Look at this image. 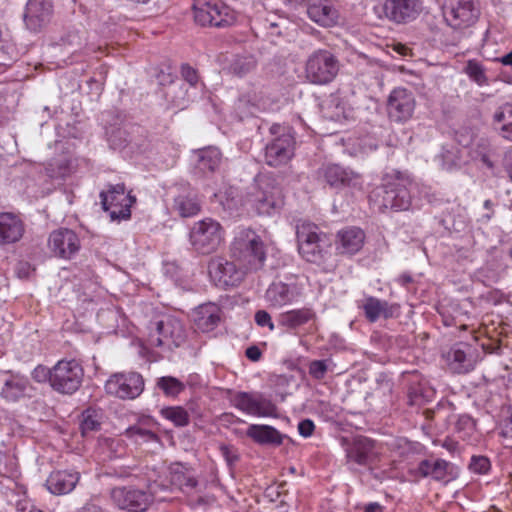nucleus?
<instances>
[{
	"instance_id": "obj_44",
	"label": "nucleus",
	"mask_w": 512,
	"mask_h": 512,
	"mask_svg": "<svg viewBox=\"0 0 512 512\" xmlns=\"http://www.w3.org/2000/svg\"><path fill=\"white\" fill-rule=\"evenodd\" d=\"M156 385L168 397H176L185 389V384L172 376L158 378Z\"/></svg>"
},
{
	"instance_id": "obj_58",
	"label": "nucleus",
	"mask_w": 512,
	"mask_h": 512,
	"mask_svg": "<svg viewBox=\"0 0 512 512\" xmlns=\"http://www.w3.org/2000/svg\"><path fill=\"white\" fill-rule=\"evenodd\" d=\"M504 169L509 179L512 181V149L508 150L504 155Z\"/></svg>"
},
{
	"instance_id": "obj_59",
	"label": "nucleus",
	"mask_w": 512,
	"mask_h": 512,
	"mask_svg": "<svg viewBox=\"0 0 512 512\" xmlns=\"http://www.w3.org/2000/svg\"><path fill=\"white\" fill-rule=\"evenodd\" d=\"M246 357L250 359L251 361H258L261 358V351L257 346H250L246 349Z\"/></svg>"
},
{
	"instance_id": "obj_56",
	"label": "nucleus",
	"mask_w": 512,
	"mask_h": 512,
	"mask_svg": "<svg viewBox=\"0 0 512 512\" xmlns=\"http://www.w3.org/2000/svg\"><path fill=\"white\" fill-rule=\"evenodd\" d=\"M315 425L312 420L304 419L298 424L299 434L305 438L310 437L313 434Z\"/></svg>"
},
{
	"instance_id": "obj_13",
	"label": "nucleus",
	"mask_w": 512,
	"mask_h": 512,
	"mask_svg": "<svg viewBox=\"0 0 512 512\" xmlns=\"http://www.w3.org/2000/svg\"><path fill=\"white\" fill-rule=\"evenodd\" d=\"M415 108V95L407 88L396 87L388 95L386 111L389 120L392 122L397 124L408 122L413 117Z\"/></svg>"
},
{
	"instance_id": "obj_39",
	"label": "nucleus",
	"mask_w": 512,
	"mask_h": 512,
	"mask_svg": "<svg viewBox=\"0 0 512 512\" xmlns=\"http://www.w3.org/2000/svg\"><path fill=\"white\" fill-rule=\"evenodd\" d=\"M239 105L247 108L249 113L265 110L268 106V100L262 90H249L239 97Z\"/></svg>"
},
{
	"instance_id": "obj_30",
	"label": "nucleus",
	"mask_w": 512,
	"mask_h": 512,
	"mask_svg": "<svg viewBox=\"0 0 512 512\" xmlns=\"http://www.w3.org/2000/svg\"><path fill=\"white\" fill-rule=\"evenodd\" d=\"M246 435L254 442L261 445H281L284 435L270 425L251 424L247 428Z\"/></svg>"
},
{
	"instance_id": "obj_60",
	"label": "nucleus",
	"mask_w": 512,
	"mask_h": 512,
	"mask_svg": "<svg viewBox=\"0 0 512 512\" xmlns=\"http://www.w3.org/2000/svg\"><path fill=\"white\" fill-rule=\"evenodd\" d=\"M408 396L411 405H421L423 403V396L417 389H411Z\"/></svg>"
},
{
	"instance_id": "obj_50",
	"label": "nucleus",
	"mask_w": 512,
	"mask_h": 512,
	"mask_svg": "<svg viewBox=\"0 0 512 512\" xmlns=\"http://www.w3.org/2000/svg\"><path fill=\"white\" fill-rule=\"evenodd\" d=\"M125 434L127 437L135 440L142 439L146 442L157 440V435L155 433L140 425H134L127 428Z\"/></svg>"
},
{
	"instance_id": "obj_42",
	"label": "nucleus",
	"mask_w": 512,
	"mask_h": 512,
	"mask_svg": "<svg viewBox=\"0 0 512 512\" xmlns=\"http://www.w3.org/2000/svg\"><path fill=\"white\" fill-rule=\"evenodd\" d=\"M167 100L178 109H183L189 101L187 89L184 84L172 82L165 92Z\"/></svg>"
},
{
	"instance_id": "obj_49",
	"label": "nucleus",
	"mask_w": 512,
	"mask_h": 512,
	"mask_svg": "<svg viewBox=\"0 0 512 512\" xmlns=\"http://www.w3.org/2000/svg\"><path fill=\"white\" fill-rule=\"evenodd\" d=\"M466 73L478 85L483 86L487 84L484 68L478 62L470 60L466 67Z\"/></svg>"
},
{
	"instance_id": "obj_24",
	"label": "nucleus",
	"mask_w": 512,
	"mask_h": 512,
	"mask_svg": "<svg viewBox=\"0 0 512 512\" xmlns=\"http://www.w3.org/2000/svg\"><path fill=\"white\" fill-rule=\"evenodd\" d=\"M299 296V291L295 284H286L281 281L270 284L265 293V299L270 307L281 308L291 304Z\"/></svg>"
},
{
	"instance_id": "obj_38",
	"label": "nucleus",
	"mask_w": 512,
	"mask_h": 512,
	"mask_svg": "<svg viewBox=\"0 0 512 512\" xmlns=\"http://www.w3.org/2000/svg\"><path fill=\"white\" fill-rule=\"evenodd\" d=\"M174 209L182 217H192L200 211V204L195 195L183 192L175 197Z\"/></svg>"
},
{
	"instance_id": "obj_26",
	"label": "nucleus",
	"mask_w": 512,
	"mask_h": 512,
	"mask_svg": "<svg viewBox=\"0 0 512 512\" xmlns=\"http://www.w3.org/2000/svg\"><path fill=\"white\" fill-rule=\"evenodd\" d=\"M450 464L443 459L422 460L416 468H411L409 474L414 478L431 477L436 481H446Z\"/></svg>"
},
{
	"instance_id": "obj_51",
	"label": "nucleus",
	"mask_w": 512,
	"mask_h": 512,
	"mask_svg": "<svg viewBox=\"0 0 512 512\" xmlns=\"http://www.w3.org/2000/svg\"><path fill=\"white\" fill-rule=\"evenodd\" d=\"M309 374L316 380H321L325 377L328 366L325 360H313L309 364Z\"/></svg>"
},
{
	"instance_id": "obj_64",
	"label": "nucleus",
	"mask_w": 512,
	"mask_h": 512,
	"mask_svg": "<svg viewBox=\"0 0 512 512\" xmlns=\"http://www.w3.org/2000/svg\"><path fill=\"white\" fill-rule=\"evenodd\" d=\"M500 62L505 66H510L512 68V51L500 58Z\"/></svg>"
},
{
	"instance_id": "obj_27",
	"label": "nucleus",
	"mask_w": 512,
	"mask_h": 512,
	"mask_svg": "<svg viewBox=\"0 0 512 512\" xmlns=\"http://www.w3.org/2000/svg\"><path fill=\"white\" fill-rule=\"evenodd\" d=\"M365 234L360 228L350 227L337 234L336 250L342 255H353L361 250Z\"/></svg>"
},
{
	"instance_id": "obj_9",
	"label": "nucleus",
	"mask_w": 512,
	"mask_h": 512,
	"mask_svg": "<svg viewBox=\"0 0 512 512\" xmlns=\"http://www.w3.org/2000/svg\"><path fill=\"white\" fill-rule=\"evenodd\" d=\"M51 388L64 395L74 394L82 385L84 369L75 359L59 360L52 367Z\"/></svg>"
},
{
	"instance_id": "obj_20",
	"label": "nucleus",
	"mask_w": 512,
	"mask_h": 512,
	"mask_svg": "<svg viewBox=\"0 0 512 512\" xmlns=\"http://www.w3.org/2000/svg\"><path fill=\"white\" fill-rule=\"evenodd\" d=\"M477 361L478 353L476 349L466 343L454 345L447 353V363L450 369L458 374L473 370Z\"/></svg>"
},
{
	"instance_id": "obj_33",
	"label": "nucleus",
	"mask_w": 512,
	"mask_h": 512,
	"mask_svg": "<svg viewBox=\"0 0 512 512\" xmlns=\"http://www.w3.org/2000/svg\"><path fill=\"white\" fill-rule=\"evenodd\" d=\"M170 482L183 492H189L198 485L193 471L181 464H176L171 467Z\"/></svg>"
},
{
	"instance_id": "obj_8",
	"label": "nucleus",
	"mask_w": 512,
	"mask_h": 512,
	"mask_svg": "<svg viewBox=\"0 0 512 512\" xmlns=\"http://www.w3.org/2000/svg\"><path fill=\"white\" fill-rule=\"evenodd\" d=\"M225 231L221 224L212 218H205L193 224L189 240L193 249L200 254L215 252L224 241Z\"/></svg>"
},
{
	"instance_id": "obj_14",
	"label": "nucleus",
	"mask_w": 512,
	"mask_h": 512,
	"mask_svg": "<svg viewBox=\"0 0 512 512\" xmlns=\"http://www.w3.org/2000/svg\"><path fill=\"white\" fill-rule=\"evenodd\" d=\"M105 391L120 399H135L144 390V380L137 372H118L105 382Z\"/></svg>"
},
{
	"instance_id": "obj_19",
	"label": "nucleus",
	"mask_w": 512,
	"mask_h": 512,
	"mask_svg": "<svg viewBox=\"0 0 512 512\" xmlns=\"http://www.w3.org/2000/svg\"><path fill=\"white\" fill-rule=\"evenodd\" d=\"M418 2H378L374 12L379 18L402 23L413 20L420 12Z\"/></svg>"
},
{
	"instance_id": "obj_22",
	"label": "nucleus",
	"mask_w": 512,
	"mask_h": 512,
	"mask_svg": "<svg viewBox=\"0 0 512 512\" xmlns=\"http://www.w3.org/2000/svg\"><path fill=\"white\" fill-rule=\"evenodd\" d=\"M80 480V473L74 470H56L50 473L46 487L54 495L72 492Z\"/></svg>"
},
{
	"instance_id": "obj_31",
	"label": "nucleus",
	"mask_w": 512,
	"mask_h": 512,
	"mask_svg": "<svg viewBox=\"0 0 512 512\" xmlns=\"http://www.w3.org/2000/svg\"><path fill=\"white\" fill-rule=\"evenodd\" d=\"M309 18L315 23L329 27L336 24L338 12L331 5L323 2H313L306 7Z\"/></svg>"
},
{
	"instance_id": "obj_46",
	"label": "nucleus",
	"mask_w": 512,
	"mask_h": 512,
	"mask_svg": "<svg viewBox=\"0 0 512 512\" xmlns=\"http://www.w3.org/2000/svg\"><path fill=\"white\" fill-rule=\"evenodd\" d=\"M100 414L93 409H87L82 413L80 428L83 436L100 429Z\"/></svg>"
},
{
	"instance_id": "obj_40",
	"label": "nucleus",
	"mask_w": 512,
	"mask_h": 512,
	"mask_svg": "<svg viewBox=\"0 0 512 512\" xmlns=\"http://www.w3.org/2000/svg\"><path fill=\"white\" fill-rule=\"evenodd\" d=\"M257 61L253 55H236L229 63L228 72L237 76L244 77L255 70Z\"/></svg>"
},
{
	"instance_id": "obj_57",
	"label": "nucleus",
	"mask_w": 512,
	"mask_h": 512,
	"mask_svg": "<svg viewBox=\"0 0 512 512\" xmlns=\"http://www.w3.org/2000/svg\"><path fill=\"white\" fill-rule=\"evenodd\" d=\"M502 435L512 438V410H507L506 415L501 421Z\"/></svg>"
},
{
	"instance_id": "obj_5",
	"label": "nucleus",
	"mask_w": 512,
	"mask_h": 512,
	"mask_svg": "<svg viewBox=\"0 0 512 512\" xmlns=\"http://www.w3.org/2000/svg\"><path fill=\"white\" fill-rule=\"evenodd\" d=\"M298 251L310 263L322 264L330 246L326 235L312 223L303 222L297 226Z\"/></svg>"
},
{
	"instance_id": "obj_35",
	"label": "nucleus",
	"mask_w": 512,
	"mask_h": 512,
	"mask_svg": "<svg viewBox=\"0 0 512 512\" xmlns=\"http://www.w3.org/2000/svg\"><path fill=\"white\" fill-rule=\"evenodd\" d=\"M197 155V169L203 174L214 172L220 165L222 154L216 147L199 149Z\"/></svg>"
},
{
	"instance_id": "obj_21",
	"label": "nucleus",
	"mask_w": 512,
	"mask_h": 512,
	"mask_svg": "<svg viewBox=\"0 0 512 512\" xmlns=\"http://www.w3.org/2000/svg\"><path fill=\"white\" fill-rule=\"evenodd\" d=\"M375 442L367 437H357L346 451L349 462L361 466H370L377 459Z\"/></svg>"
},
{
	"instance_id": "obj_2",
	"label": "nucleus",
	"mask_w": 512,
	"mask_h": 512,
	"mask_svg": "<svg viewBox=\"0 0 512 512\" xmlns=\"http://www.w3.org/2000/svg\"><path fill=\"white\" fill-rule=\"evenodd\" d=\"M231 256L243 268L256 270L264 265L266 259L265 244L261 237L252 229H240L230 246Z\"/></svg>"
},
{
	"instance_id": "obj_37",
	"label": "nucleus",
	"mask_w": 512,
	"mask_h": 512,
	"mask_svg": "<svg viewBox=\"0 0 512 512\" xmlns=\"http://www.w3.org/2000/svg\"><path fill=\"white\" fill-rule=\"evenodd\" d=\"M323 117L331 121H341L346 118L345 106L339 95L330 94L320 104Z\"/></svg>"
},
{
	"instance_id": "obj_4",
	"label": "nucleus",
	"mask_w": 512,
	"mask_h": 512,
	"mask_svg": "<svg viewBox=\"0 0 512 512\" xmlns=\"http://www.w3.org/2000/svg\"><path fill=\"white\" fill-rule=\"evenodd\" d=\"M167 487L158 482L148 485L147 489H138L134 486L115 487L111 490L112 502L122 510L129 512H144L152 504L158 491H164ZM163 500V498H160Z\"/></svg>"
},
{
	"instance_id": "obj_55",
	"label": "nucleus",
	"mask_w": 512,
	"mask_h": 512,
	"mask_svg": "<svg viewBox=\"0 0 512 512\" xmlns=\"http://www.w3.org/2000/svg\"><path fill=\"white\" fill-rule=\"evenodd\" d=\"M181 75L183 79L191 86H195L198 82V75L196 70L187 64L181 67Z\"/></svg>"
},
{
	"instance_id": "obj_41",
	"label": "nucleus",
	"mask_w": 512,
	"mask_h": 512,
	"mask_svg": "<svg viewBox=\"0 0 512 512\" xmlns=\"http://www.w3.org/2000/svg\"><path fill=\"white\" fill-rule=\"evenodd\" d=\"M362 308L366 318L370 322L377 321L381 316H384L385 318L390 316L388 311V303L372 296L365 299Z\"/></svg>"
},
{
	"instance_id": "obj_29",
	"label": "nucleus",
	"mask_w": 512,
	"mask_h": 512,
	"mask_svg": "<svg viewBox=\"0 0 512 512\" xmlns=\"http://www.w3.org/2000/svg\"><path fill=\"white\" fill-rule=\"evenodd\" d=\"M220 322V309L213 303L199 306L194 312V324L197 330L208 333Z\"/></svg>"
},
{
	"instance_id": "obj_25",
	"label": "nucleus",
	"mask_w": 512,
	"mask_h": 512,
	"mask_svg": "<svg viewBox=\"0 0 512 512\" xmlns=\"http://www.w3.org/2000/svg\"><path fill=\"white\" fill-rule=\"evenodd\" d=\"M51 14V2H27L23 17L29 30L38 31L49 21Z\"/></svg>"
},
{
	"instance_id": "obj_18",
	"label": "nucleus",
	"mask_w": 512,
	"mask_h": 512,
	"mask_svg": "<svg viewBox=\"0 0 512 512\" xmlns=\"http://www.w3.org/2000/svg\"><path fill=\"white\" fill-rule=\"evenodd\" d=\"M48 247L55 257L71 259L79 252L81 240L74 230L59 228L50 233Z\"/></svg>"
},
{
	"instance_id": "obj_1",
	"label": "nucleus",
	"mask_w": 512,
	"mask_h": 512,
	"mask_svg": "<svg viewBox=\"0 0 512 512\" xmlns=\"http://www.w3.org/2000/svg\"><path fill=\"white\" fill-rule=\"evenodd\" d=\"M416 184L404 172L393 170L386 173L381 185L370 194V203L379 212L409 211L414 208V191Z\"/></svg>"
},
{
	"instance_id": "obj_23",
	"label": "nucleus",
	"mask_w": 512,
	"mask_h": 512,
	"mask_svg": "<svg viewBox=\"0 0 512 512\" xmlns=\"http://www.w3.org/2000/svg\"><path fill=\"white\" fill-rule=\"evenodd\" d=\"M326 183L334 188L344 186L357 187L360 185V176L350 169H346L337 164H331L320 170Z\"/></svg>"
},
{
	"instance_id": "obj_15",
	"label": "nucleus",
	"mask_w": 512,
	"mask_h": 512,
	"mask_svg": "<svg viewBox=\"0 0 512 512\" xmlns=\"http://www.w3.org/2000/svg\"><path fill=\"white\" fill-rule=\"evenodd\" d=\"M233 406L247 415L254 417L276 416L275 404L257 392H238L232 399Z\"/></svg>"
},
{
	"instance_id": "obj_11",
	"label": "nucleus",
	"mask_w": 512,
	"mask_h": 512,
	"mask_svg": "<svg viewBox=\"0 0 512 512\" xmlns=\"http://www.w3.org/2000/svg\"><path fill=\"white\" fill-rule=\"evenodd\" d=\"M100 199L103 209L109 213L112 221L130 219V209L136 199L126 191L123 183L109 184L107 190L100 193Z\"/></svg>"
},
{
	"instance_id": "obj_52",
	"label": "nucleus",
	"mask_w": 512,
	"mask_h": 512,
	"mask_svg": "<svg viewBox=\"0 0 512 512\" xmlns=\"http://www.w3.org/2000/svg\"><path fill=\"white\" fill-rule=\"evenodd\" d=\"M52 372V367L48 368L44 365H38L33 369L31 376L36 382H48L49 385L51 386Z\"/></svg>"
},
{
	"instance_id": "obj_28",
	"label": "nucleus",
	"mask_w": 512,
	"mask_h": 512,
	"mask_svg": "<svg viewBox=\"0 0 512 512\" xmlns=\"http://www.w3.org/2000/svg\"><path fill=\"white\" fill-rule=\"evenodd\" d=\"M24 233L22 221L12 213L0 214V245L19 241Z\"/></svg>"
},
{
	"instance_id": "obj_34",
	"label": "nucleus",
	"mask_w": 512,
	"mask_h": 512,
	"mask_svg": "<svg viewBox=\"0 0 512 512\" xmlns=\"http://www.w3.org/2000/svg\"><path fill=\"white\" fill-rule=\"evenodd\" d=\"M59 46L64 54L70 55V63L78 61L76 57L82 53L86 47V38L84 34H80L79 31H69L60 40Z\"/></svg>"
},
{
	"instance_id": "obj_10",
	"label": "nucleus",
	"mask_w": 512,
	"mask_h": 512,
	"mask_svg": "<svg viewBox=\"0 0 512 512\" xmlns=\"http://www.w3.org/2000/svg\"><path fill=\"white\" fill-rule=\"evenodd\" d=\"M194 21L201 26L225 27L235 23L237 12L226 2H194Z\"/></svg>"
},
{
	"instance_id": "obj_17",
	"label": "nucleus",
	"mask_w": 512,
	"mask_h": 512,
	"mask_svg": "<svg viewBox=\"0 0 512 512\" xmlns=\"http://www.w3.org/2000/svg\"><path fill=\"white\" fill-rule=\"evenodd\" d=\"M208 273L214 284L222 288L239 285L245 274L243 267L237 268L233 262L223 257L210 259Z\"/></svg>"
},
{
	"instance_id": "obj_61",
	"label": "nucleus",
	"mask_w": 512,
	"mask_h": 512,
	"mask_svg": "<svg viewBox=\"0 0 512 512\" xmlns=\"http://www.w3.org/2000/svg\"><path fill=\"white\" fill-rule=\"evenodd\" d=\"M16 272H17L18 277H20V278L28 277L29 272H30V265L26 262H20L17 265Z\"/></svg>"
},
{
	"instance_id": "obj_6",
	"label": "nucleus",
	"mask_w": 512,
	"mask_h": 512,
	"mask_svg": "<svg viewBox=\"0 0 512 512\" xmlns=\"http://www.w3.org/2000/svg\"><path fill=\"white\" fill-rule=\"evenodd\" d=\"M247 202L259 215H272L283 205L282 190L274 179L261 176L256 179Z\"/></svg>"
},
{
	"instance_id": "obj_48",
	"label": "nucleus",
	"mask_w": 512,
	"mask_h": 512,
	"mask_svg": "<svg viewBox=\"0 0 512 512\" xmlns=\"http://www.w3.org/2000/svg\"><path fill=\"white\" fill-rule=\"evenodd\" d=\"M162 415L172 421L176 426L182 427L189 423V415L182 407H169L162 409Z\"/></svg>"
},
{
	"instance_id": "obj_32",
	"label": "nucleus",
	"mask_w": 512,
	"mask_h": 512,
	"mask_svg": "<svg viewBox=\"0 0 512 512\" xmlns=\"http://www.w3.org/2000/svg\"><path fill=\"white\" fill-rule=\"evenodd\" d=\"M314 317L315 313L310 308L293 309L280 313L277 322L279 326L287 330H295L314 319Z\"/></svg>"
},
{
	"instance_id": "obj_36",
	"label": "nucleus",
	"mask_w": 512,
	"mask_h": 512,
	"mask_svg": "<svg viewBox=\"0 0 512 512\" xmlns=\"http://www.w3.org/2000/svg\"><path fill=\"white\" fill-rule=\"evenodd\" d=\"M441 169L451 171L459 167L461 161V150L453 143L442 146L440 153L435 157Z\"/></svg>"
},
{
	"instance_id": "obj_43",
	"label": "nucleus",
	"mask_w": 512,
	"mask_h": 512,
	"mask_svg": "<svg viewBox=\"0 0 512 512\" xmlns=\"http://www.w3.org/2000/svg\"><path fill=\"white\" fill-rule=\"evenodd\" d=\"M26 384L23 380L8 378L1 389V395L8 401L19 399L25 392Z\"/></svg>"
},
{
	"instance_id": "obj_7",
	"label": "nucleus",
	"mask_w": 512,
	"mask_h": 512,
	"mask_svg": "<svg viewBox=\"0 0 512 512\" xmlns=\"http://www.w3.org/2000/svg\"><path fill=\"white\" fill-rule=\"evenodd\" d=\"M339 69V60L331 51L318 49L305 61V78L312 84L326 85L336 78Z\"/></svg>"
},
{
	"instance_id": "obj_3",
	"label": "nucleus",
	"mask_w": 512,
	"mask_h": 512,
	"mask_svg": "<svg viewBox=\"0 0 512 512\" xmlns=\"http://www.w3.org/2000/svg\"><path fill=\"white\" fill-rule=\"evenodd\" d=\"M187 339V333L182 322L172 316H166L152 323L147 337V345L161 352H171L182 346Z\"/></svg>"
},
{
	"instance_id": "obj_53",
	"label": "nucleus",
	"mask_w": 512,
	"mask_h": 512,
	"mask_svg": "<svg viewBox=\"0 0 512 512\" xmlns=\"http://www.w3.org/2000/svg\"><path fill=\"white\" fill-rule=\"evenodd\" d=\"M469 468L478 474H485L490 469V461L485 456H473Z\"/></svg>"
},
{
	"instance_id": "obj_45",
	"label": "nucleus",
	"mask_w": 512,
	"mask_h": 512,
	"mask_svg": "<svg viewBox=\"0 0 512 512\" xmlns=\"http://www.w3.org/2000/svg\"><path fill=\"white\" fill-rule=\"evenodd\" d=\"M494 120L502 123L503 136L512 141V104L503 105L495 114Z\"/></svg>"
},
{
	"instance_id": "obj_47",
	"label": "nucleus",
	"mask_w": 512,
	"mask_h": 512,
	"mask_svg": "<svg viewBox=\"0 0 512 512\" xmlns=\"http://www.w3.org/2000/svg\"><path fill=\"white\" fill-rule=\"evenodd\" d=\"M455 431L462 439H470L476 432V422L467 414L459 415L455 422Z\"/></svg>"
},
{
	"instance_id": "obj_63",
	"label": "nucleus",
	"mask_w": 512,
	"mask_h": 512,
	"mask_svg": "<svg viewBox=\"0 0 512 512\" xmlns=\"http://www.w3.org/2000/svg\"><path fill=\"white\" fill-rule=\"evenodd\" d=\"M364 512H382V507L378 503H370L365 507Z\"/></svg>"
},
{
	"instance_id": "obj_16",
	"label": "nucleus",
	"mask_w": 512,
	"mask_h": 512,
	"mask_svg": "<svg viewBox=\"0 0 512 512\" xmlns=\"http://www.w3.org/2000/svg\"><path fill=\"white\" fill-rule=\"evenodd\" d=\"M442 12L447 24L454 29L472 26L480 15V9L474 2H445Z\"/></svg>"
},
{
	"instance_id": "obj_62",
	"label": "nucleus",
	"mask_w": 512,
	"mask_h": 512,
	"mask_svg": "<svg viewBox=\"0 0 512 512\" xmlns=\"http://www.w3.org/2000/svg\"><path fill=\"white\" fill-rule=\"evenodd\" d=\"M78 512H104V510L94 503H86Z\"/></svg>"
},
{
	"instance_id": "obj_54",
	"label": "nucleus",
	"mask_w": 512,
	"mask_h": 512,
	"mask_svg": "<svg viewBox=\"0 0 512 512\" xmlns=\"http://www.w3.org/2000/svg\"><path fill=\"white\" fill-rule=\"evenodd\" d=\"M254 320L259 327H267L271 332L275 330L272 318L265 310H258L254 315Z\"/></svg>"
},
{
	"instance_id": "obj_12",
	"label": "nucleus",
	"mask_w": 512,
	"mask_h": 512,
	"mask_svg": "<svg viewBox=\"0 0 512 512\" xmlns=\"http://www.w3.org/2000/svg\"><path fill=\"white\" fill-rule=\"evenodd\" d=\"M272 134H278L265 146L264 160L271 167L287 164L294 155L295 139L292 133L280 125L270 128Z\"/></svg>"
}]
</instances>
